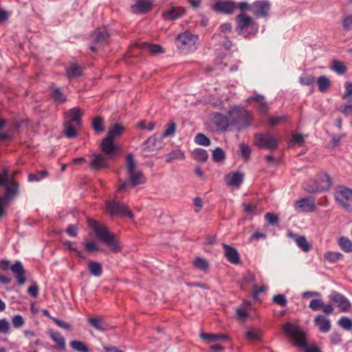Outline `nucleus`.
<instances>
[{
    "mask_svg": "<svg viewBox=\"0 0 352 352\" xmlns=\"http://www.w3.org/2000/svg\"><path fill=\"white\" fill-rule=\"evenodd\" d=\"M12 324L16 329L21 328L25 324L24 318L19 314L14 315L12 318Z\"/></svg>",
    "mask_w": 352,
    "mask_h": 352,
    "instance_id": "4d7b16f0",
    "label": "nucleus"
},
{
    "mask_svg": "<svg viewBox=\"0 0 352 352\" xmlns=\"http://www.w3.org/2000/svg\"><path fill=\"white\" fill-rule=\"evenodd\" d=\"M332 185V181L329 175L320 173L314 179H309L303 184L305 191L310 193L321 192L328 190Z\"/></svg>",
    "mask_w": 352,
    "mask_h": 352,
    "instance_id": "20e7f679",
    "label": "nucleus"
},
{
    "mask_svg": "<svg viewBox=\"0 0 352 352\" xmlns=\"http://www.w3.org/2000/svg\"><path fill=\"white\" fill-rule=\"evenodd\" d=\"M175 131L176 124L172 122L167 126V128L166 129V130L164 131L161 137L163 138L173 136L175 134Z\"/></svg>",
    "mask_w": 352,
    "mask_h": 352,
    "instance_id": "e2e57ef3",
    "label": "nucleus"
},
{
    "mask_svg": "<svg viewBox=\"0 0 352 352\" xmlns=\"http://www.w3.org/2000/svg\"><path fill=\"white\" fill-rule=\"evenodd\" d=\"M48 173L47 170H42L36 174L30 173L28 175V181L30 182H39L42 179L46 177Z\"/></svg>",
    "mask_w": 352,
    "mask_h": 352,
    "instance_id": "3c124183",
    "label": "nucleus"
},
{
    "mask_svg": "<svg viewBox=\"0 0 352 352\" xmlns=\"http://www.w3.org/2000/svg\"><path fill=\"white\" fill-rule=\"evenodd\" d=\"M87 322L91 327L98 331L105 332L109 329V325L102 317H89L87 318Z\"/></svg>",
    "mask_w": 352,
    "mask_h": 352,
    "instance_id": "f3484780",
    "label": "nucleus"
},
{
    "mask_svg": "<svg viewBox=\"0 0 352 352\" xmlns=\"http://www.w3.org/2000/svg\"><path fill=\"white\" fill-rule=\"evenodd\" d=\"M289 118L286 115L282 116H274L269 118V124L271 126H276L278 124H283L287 122Z\"/></svg>",
    "mask_w": 352,
    "mask_h": 352,
    "instance_id": "4c0bfd02",
    "label": "nucleus"
},
{
    "mask_svg": "<svg viewBox=\"0 0 352 352\" xmlns=\"http://www.w3.org/2000/svg\"><path fill=\"white\" fill-rule=\"evenodd\" d=\"M4 186L6 187L5 195L0 197V216H2L4 212V206L6 201L17 196L19 192V183L12 178V176L8 179Z\"/></svg>",
    "mask_w": 352,
    "mask_h": 352,
    "instance_id": "1a4fd4ad",
    "label": "nucleus"
},
{
    "mask_svg": "<svg viewBox=\"0 0 352 352\" xmlns=\"http://www.w3.org/2000/svg\"><path fill=\"white\" fill-rule=\"evenodd\" d=\"M283 331L298 347L304 349V352H321L316 346H307L305 334L297 325L287 322L283 326Z\"/></svg>",
    "mask_w": 352,
    "mask_h": 352,
    "instance_id": "7ed1b4c3",
    "label": "nucleus"
},
{
    "mask_svg": "<svg viewBox=\"0 0 352 352\" xmlns=\"http://www.w3.org/2000/svg\"><path fill=\"white\" fill-rule=\"evenodd\" d=\"M240 148V155L241 157L245 160L248 161L250 157L251 149L250 148L245 144L242 143L239 146Z\"/></svg>",
    "mask_w": 352,
    "mask_h": 352,
    "instance_id": "864d4df0",
    "label": "nucleus"
},
{
    "mask_svg": "<svg viewBox=\"0 0 352 352\" xmlns=\"http://www.w3.org/2000/svg\"><path fill=\"white\" fill-rule=\"evenodd\" d=\"M318 89L321 92L325 91L330 86V80L324 76H321L317 79Z\"/></svg>",
    "mask_w": 352,
    "mask_h": 352,
    "instance_id": "37998d69",
    "label": "nucleus"
},
{
    "mask_svg": "<svg viewBox=\"0 0 352 352\" xmlns=\"http://www.w3.org/2000/svg\"><path fill=\"white\" fill-rule=\"evenodd\" d=\"M225 158V153L220 148H217L213 151L212 159L216 162H221Z\"/></svg>",
    "mask_w": 352,
    "mask_h": 352,
    "instance_id": "680f3d73",
    "label": "nucleus"
},
{
    "mask_svg": "<svg viewBox=\"0 0 352 352\" xmlns=\"http://www.w3.org/2000/svg\"><path fill=\"white\" fill-rule=\"evenodd\" d=\"M212 8L217 12L230 15L236 9V3L232 1H218L212 5Z\"/></svg>",
    "mask_w": 352,
    "mask_h": 352,
    "instance_id": "f8f14e48",
    "label": "nucleus"
},
{
    "mask_svg": "<svg viewBox=\"0 0 352 352\" xmlns=\"http://www.w3.org/2000/svg\"><path fill=\"white\" fill-rule=\"evenodd\" d=\"M1 265L3 270H7L9 267L12 272L15 274L17 283L21 285L24 284L25 281V270L21 261H17L13 265L10 266V262L8 260H2Z\"/></svg>",
    "mask_w": 352,
    "mask_h": 352,
    "instance_id": "9d476101",
    "label": "nucleus"
},
{
    "mask_svg": "<svg viewBox=\"0 0 352 352\" xmlns=\"http://www.w3.org/2000/svg\"><path fill=\"white\" fill-rule=\"evenodd\" d=\"M50 336L52 340L56 344V349L59 350L65 349V340L59 332L50 331Z\"/></svg>",
    "mask_w": 352,
    "mask_h": 352,
    "instance_id": "cd10ccee",
    "label": "nucleus"
},
{
    "mask_svg": "<svg viewBox=\"0 0 352 352\" xmlns=\"http://www.w3.org/2000/svg\"><path fill=\"white\" fill-rule=\"evenodd\" d=\"M185 157L184 153L181 150H175L166 155V162H171L175 160H184Z\"/></svg>",
    "mask_w": 352,
    "mask_h": 352,
    "instance_id": "e433bc0d",
    "label": "nucleus"
},
{
    "mask_svg": "<svg viewBox=\"0 0 352 352\" xmlns=\"http://www.w3.org/2000/svg\"><path fill=\"white\" fill-rule=\"evenodd\" d=\"M200 337L201 339L207 342H216L218 340H224L228 339V336L226 334H211L202 333L200 334Z\"/></svg>",
    "mask_w": 352,
    "mask_h": 352,
    "instance_id": "c756f323",
    "label": "nucleus"
},
{
    "mask_svg": "<svg viewBox=\"0 0 352 352\" xmlns=\"http://www.w3.org/2000/svg\"><path fill=\"white\" fill-rule=\"evenodd\" d=\"M193 157L199 162H205L208 159V153L203 148L195 149L192 152Z\"/></svg>",
    "mask_w": 352,
    "mask_h": 352,
    "instance_id": "a18cd8bd",
    "label": "nucleus"
},
{
    "mask_svg": "<svg viewBox=\"0 0 352 352\" xmlns=\"http://www.w3.org/2000/svg\"><path fill=\"white\" fill-rule=\"evenodd\" d=\"M254 145L260 148L275 150L278 146V139L271 133H258L254 137Z\"/></svg>",
    "mask_w": 352,
    "mask_h": 352,
    "instance_id": "0eeeda50",
    "label": "nucleus"
},
{
    "mask_svg": "<svg viewBox=\"0 0 352 352\" xmlns=\"http://www.w3.org/2000/svg\"><path fill=\"white\" fill-rule=\"evenodd\" d=\"M228 113L231 125L235 126L239 130L248 128L251 124L252 114L242 107H234Z\"/></svg>",
    "mask_w": 352,
    "mask_h": 352,
    "instance_id": "39448f33",
    "label": "nucleus"
},
{
    "mask_svg": "<svg viewBox=\"0 0 352 352\" xmlns=\"http://www.w3.org/2000/svg\"><path fill=\"white\" fill-rule=\"evenodd\" d=\"M162 137L155 134L148 138L142 144V149L144 152H151L161 148Z\"/></svg>",
    "mask_w": 352,
    "mask_h": 352,
    "instance_id": "dca6fc26",
    "label": "nucleus"
},
{
    "mask_svg": "<svg viewBox=\"0 0 352 352\" xmlns=\"http://www.w3.org/2000/svg\"><path fill=\"white\" fill-rule=\"evenodd\" d=\"M87 223L94 231L97 238L103 242L111 252L116 253L121 250L120 243L116 239L115 235L110 232L105 226L99 224L92 219H89Z\"/></svg>",
    "mask_w": 352,
    "mask_h": 352,
    "instance_id": "f257e3e1",
    "label": "nucleus"
},
{
    "mask_svg": "<svg viewBox=\"0 0 352 352\" xmlns=\"http://www.w3.org/2000/svg\"><path fill=\"white\" fill-rule=\"evenodd\" d=\"M114 140L106 137L101 142L100 148L102 151L107 155L109 159L113 158L117 155L118 151L119 150L118 145L113 143Z\"/></svg>",
    "mask_w": 352,
    "mask_h": 352,
    "instance_id": "ddd939ff",
    "label": "nucleus"
},
{
    "mask_svg": "<svg viewBox=\"0 0 352 352\" xmlns=\"http://www.w3.org/2000/svg\"><path fill=\"white\" fill-rule=\"evenodd\" d=\"M299 80H300V82L302 85H311L315 82L314 77L310 74H302L300 77Z\"/></svg>",
    "mask_w": 352,
    "mask_h": 352,
    "instance_id": "052dcab7",
    "label": "nucleus"
},
{
    "mask_svg": "<svg viewBox=\"0 0 352 352\" xmlns=\"http://www.w3.org/2000/svg\"><path fill=\"white\" fill-rule=\"evenodd\" d=\"M345 91L342 95V99H347L352 96V82L347 81L344 83Z\"/></svg>",
    "mask_w": 352,
    "mask_h": 352,
    "instance_id": "338daca9",
    "label": "nucleus"
},
{
    "mask_svg": "<svg viewBox=\"0 0 352 352\" xmlns=\"http://www.w3.org/2000/svg\"><path fill=\"white\" fill-rule=\"evenodd\" d=\"M92 169L99 170L107 167L106 157L101 154H94L90 161Z\"/></svg>",
    "mask_w": 352,
    "mask_h": 352,
    "instance_id": "b1692460",
    "label": "nucleus"
},
{
    "mask_svg": "<svg viewBox=\"0 0 352 352\" xmlns=\"http://www.w3.org/2000/svg\"><path fill=\"white\" fill-rule=\"evenodd\" d=\"M65 134L66 137L69 138H73L76 137L77 132L76 130V127L78 126L79 125H76V124H74L71 122L66 121L65 122Z\"/></svg>",
    "mask_w": 352,
    "mask_h": 352,
    "instance_id": "72a5a7b5",
    "label": "nucleus"
},
{
    "mask_svg": "<svg viewBox=\"0 0 352 352\" xmlns=\"http://www.w3.org/2000/svg\"><path fill=\"white\" fill-rule=\"evenodd\" d=\"M116 199H118V196H116V199L108 200L106 202L107 212L111 216L122 215L128 217L129 219H132L134 217L133 212L126 205L120 204L118 201H116Z\"/></svg>",
    "mask_w": 352,
    "mask_h": 352,
    "instance_id": "6e6552de",
    "label": "nucleus"
},
{
    "mask_svg": "<svg viewBox=\"0 0 352 352\" xmlns=\"http://www.w3.org/2000/svg\"><path fill=\"white\" fill-rule=\"evenodd\" d=\"M70 346L78 352H90L89 348L82 341L73 340L70 342Z\"/></svg>",
    "mask_w": 352,
    "mask_h": 352,
    "instance_id": "f704fd0d",
    "label": "nucleus"
},
{
    "mask_svg": "<svg viewBox=\"0 0 352 352\" xmlns=\"http://www.w3.org/2000/svg\"><path fill=\"white\" fill-rule=\"evenodd\" d=\"M227 184L230 186L239 187L243 180V175L239 172L230 173L225 177Z\"/></svg>",
    "mask_w": 352,
    "mask_h": 352,
    "instance_id": "393cba45",
    "label": "nucleus"
},
{
    "mask_svg": "<svg viewBox=\"0 0 352 352\" xmlns=\"http://www.w3.org/2000/svg\"><path fill=\"white\" fill-rule=\"evenodd\" d=\"M136 163L132 154H128L126 157V168L128 173L135 171Z\"/></svg>",
    "mask_w": 352,
    "mask_h": 352,
    "instance_id": "49530a36",
    "label": "nucleus"
},
{
    "mask_svg": "<svg viewBox=\"0 0 352 352\" xmlns=\"http://www.w3.org/2000/svg\"><path fill=\"white\" fill-rule=\"evenodd\" d=\"M145 50L148 51L152 54L157 55L164 53V50L162 45H142Z\"/></svg>",
    "mask_w": 352,
    "mask_h": 352,
    "instance_id": "6e6d98bb",
    "label": "nucleus"
},
{
    "mask_svg": "<svg viewBox=\"0 0 352 352\" xmlns=\"http://www.w3.org/2000/svg\"><path fill=\"white\" fill-rule=\"evenodd\" d=\"M129 174V182L133 187L144 182V175L140 171H133Z\"/></svg>",
    "mask_w": 352,
    "mask_h": 352,
    "instance_id": "c85d7f7f",
    "label": "nucleus"
},
{
    "mask_svg": "<svg viewBox=\"0 0 352 352\" xmlns=\"http://www.w3.org/2000/svg\"><path fill=\"white\" fill-rule=\"evenodd\" d=\"M256 280L255 275L252 273L248 272L242 278L241 280V286L243 289H246L248 285L251 283H254Z\"/></svg>",
    "mask_w": 352,
    "mask_h": 352,
    "instance_id": "58836bf2",
    "label": "nucleus"
},
{
    "mask_svg": "<svg viewBox=\"0 0 352 352\" xmlns=\"http://www.w3.org/2000/svg\"><path fill=\"white\" fill-rule=\"evenodd\" d=\"M152 6V0H137L132 9L135 13H146L151 10Z\"/></svg>",
    "mask_w": 352,
    "mask_h": 352,
    "instance_id": "4be33fe9",
    "label": "nucleus"
},
{
    "mask_svg": "<svg viewBox=\"0 0 352 352\" xmlns=\"http://www.w3.org/2000/svg\"><path fill=\"white\" fill-rule=\"evenodd\" d=\"M82 115L83 112L80 108L74 107L67 112V116L69 118L67 121L76 124V125H80Z\"/></svg>",
    "mask_w": 352,
    "mask_h": 352,
    "instance_id": "bb28decb",
    "label": "nucleus"
},
{
    "mask_svg": "<svg viewBox=\"0 0 352 352\" xmlns=\"http://www.w3.org/2000/svg\"><path fill=\"white\" fill-rule=\"evenodd\" d=\"M194 265L199 270H205L208 267V264L205 259L198 257L195 260Z\"/></svg>",
    "mask_w": 352,
    "mask_h": 352,
    "instance_id": "0e129e2a",
    "label": "nucleus"
},
{
    "mask_svg": "<svg viewBox=\"0 0 352 352\" xmlns=\"http://www.w3.org/2000/svg\"><path fill=\"white\" fill-rule=\"evenodd\" d=\"M265 220L270 225H276L278 223V217L276 214L268 212L265 214Z\"/></svg>",
    "mask_w": 352,
    "mask_h": 352,
    "instance_id": "774afa93",
    "label": "nucleus"
},
{
    "mask_svg": "<svg viewBox=\"0 0 352 352\" xmlns=\"http://www.w3.org/2000/svg\"><path fill=\"white\" fill-rule=\"evenodd\" d=\"M52 97L54 101L58 104L63 103L67 101V98L60 91V89L56 88L53 90Z\"/></svg>",
    "mask_w": 352,
    "mask_h": 352,
    "instance_id": "8fccbe9b",
    "label": "nucleus"
},
{
    "mask_svg": "<svg viewBox=\"0 0 352 352\" xmlns=\"http://www.w3.org/2000/svg\"><path fill=\"white\" fill-rule=\"evenodd\" d=\"M331 68L335 72L340 75L344 74L346 71V67L344 64L338 60L333 61Z\"/></svg>",
    "mask_w": 352,
    "mask_h": 352,
    "instance_id": "de8ad7c7",
    "label": "nucleus"
},
{
    "mask_svg": "<svg viewBox=\"0 0 352 352\" xmlns=\"http://www.w3.org/2000/svg\"><path fill=\"white\" fill-rule=\"evenodd\" d=\"M248 102H250L251 100H256L259 103L260 105V111L263 113H266L267 112V104L265 101V98L261 95H256L255 96L249 97L247 100Z\"/></svg>",
    "mask_w": 352,
    "mask_h": 352,
    "instance_id": "c9c22d12",
    "label": "nucleus"
},
{
    "mask_svg": "<svg viewBox=\"0 0 352 352\" xmlns=\"http://www.w3.org/2000/svg\"><path fill=\"white\" fill-rule=\"evenodd\" d=\"M185 12L182 7H171L162 14L165 21H175L181 18Z\"/></svg>",
    "mask_w": 352,
    "mask_h": 352,
    "instance_id": "a211bd4d",
    "label": "nucleus"
},
{
    "mask_svg": "<svg viewBox=\"0 0 352 352\" xmlns=\"http://www.w3.org/2000/svg\"><path fill=\"white\" fill-rule=\"evenodd\" d=\"M336 204L343 210L352 212V189L344 186H338L334 190Z\"/></svg>",
    "mask_w": 352,
    "mask_h": 352,
    "instance_id": "423d86ee",
    "label": "nucleus"
},
{
    "mask_svg": "<svg viewBox=\"0 0 352 352\" xmlns=\"http://www.w3.org/2000/svg\"><path fill=\"white\" fill-rule=\"evenodd\" d=\"M340 327L346 331L352 330V320L347 317H342L338 322Z\"/></svg>",
    "mask_w": 352,
    "mask_h": 352,
    "instance_id": "5fc2aeb1",
    "label": "nucleus"
},
{
    "mask_svg": "<svg viewBox=\"0 0 352 352\" xmlns=\"http://www.w3.org/2000/svg\"><path fill=\"white\" fill-rule=\"evenodd\" d=\"M104 119L101 116H96L92 121V126L96 133H101L104 131L103 126Z\"/></svg>",
    "mask_w": 352,
    "mask_h": 352,
    "instance_id": "ea45409f",
    "label": "nucleus"
},
{
    "mask_svg": "<svg viewBox=\"0 0 352 352\" xmlns=\"http://www.w3.org/2000/svg\"><path fill=\"white\" fill-rule=\"evenodd\" d=\"M87 267L89 272L94 276L98 277L102 273V265L98 262L91 261L89 262Z\"/></svg>",
    "mask_w": 352,
    "mask_h": 352,
    "instance_id": "2f4dec72",
    "label": "nucleus"
},
{
    "mask_svg": "<svg viewBox=\"0 0 352 352\" xmlns=\"http://www.w3.org/2000/svg\"><path fill=\"white\" fill-rule=\"evenodd\" d=\"M315 324L318 326L319 330L322 333H327L330 331L331 321L322 315H318L314 319Z\"/></svg>",
    "mask_w": 352,
    "mask_h": 352,
    "instance_id": "5701e85b",
    "label": "nucleus"
},
{
    "mask_svg": "<svg viewBox=\"0 0 352 352\" xmlns=\"http://www.w3.org/2000/svg\"><path fill=\"white\" fill-rule=\"evenodd\" d=\"M294 208L298 212H312L316 208L315 201L309 198H302L294 203Z\"/></svg>",
    "mask_w": 352,
    "mask_h": 352,
    "instance_id": "2eb2a0df",
    "label": "nucleus"
},
{
    "mask_svg": "<svg viewBox=\"0 0 352 352\" xmlns=\"http://www.w3.org/2000/svg\"><path fill=\"white\" fill-rule=\"evenodd\" d=\"M67 74L69 78H77L81 74L80 67L76 64H72L67 69Z\"/></svg>",
    "mask_w": 352,
    "mask_h": 352,
    "instance_id": "a19ab883",
    "label": "nucleus"
},
{
    "mask_svg": "<svg viewBox=\"0 0 352 352\" xmlns=\"http://www.w3.org/2000/svg\"><path fill=\"white\" fill-rule=\"evenodd\" d=\"M342 25L344 30L350 31L352 30V14L345 16L342 21Z\"/></svg>",
    "mask_w": 352,
    "mask_h": 352,
    "instance_id": "bf43d9fd",
    "label": "nucleus"
},
{
    "mask_svg": "<svg viewBox=\"0 0 352 352\" xmlns=\"http://www.w3.org/2000/svg\"><path fill=\"white\" fill-rule=\"evenodd\" d=\"M222 245L225 250L224 255L227 260L232 264L239 263L240 262V257L236 249L225 243H223Z\"/></svg>",
    "mask_w": 352,
    "mask_h": 352,
    "instance_id": "412c9836",
    "label": "nucleus"
},
{
    "mask_svg": "<svg viewBox=\"0 0 352 352\" xmlns=\"http://www.w3.org/2000/svg\"><path fill=\"white\" fill-rule=\"evenodd\" d=\"M63 246L65 249L69 250L70 251H73L76 253V256L79 258H84L82 252L79 251L74 245L73 243L69 241H66L63 243Z\"/></svg>",
    "mask_w": 352,
    "mask_h": 352,
    "instance_id": "13d9d810",
    "label": "nucleus"
},
{
    "mask_svg": "<svg viewBox=\"0 0 352 352\" xmlns=\"http://www.w3.org/2000/svg\"><path fill=\"white\" fill-rule=\"evenodd\" d=\"M250 12L256 18H267L269 15L270 3L265 1H257L251 4Z\"/></svg>",
    "mask_w": 352,
    "mask_h": 352,
    "instance_id": "9b49d317",
    "label": "nucleus"
},
{
    "mask_svg": "<svg viewBox=\"0 0 352 352\" xmlns=\"http://www.w3.org/2000/svg\"><path fill=\"white\" fill-rule=\"evenodd\" d=\"M340 248L345 252H352V241L345 236H341L338 241Z\"/></svg>",
    "mask_w": 352,
    "mask_h": 352,
    "instance_id": "473e14b6",
    "label": "nucleus"
},
{
    "mask_svg": "<svg viewBox=\"0 0 352 352\" xmlns=\"http://www.w3.org/2000/svg\"><path fill=\"white\" fill-rule=\"evenodd\" d=\"M212 120L213 122L216 124L217 129L221 131L226 130L228 126L231 125L228 113V116H223L221 113H214L212 118Z\"/></svg>",
    "mask_w": 352,
    "mask_h": 352,
    "instance_id": "aec40b11",
    "label": "nucleus"
},
{
    "mask_svg": "<svg viewBox=\"0 0 352 352\" xmlns=\"http://www.w3.org/2000/svg\"><path fill=\"white\" fill-rule=\"evenodd\" d=\"M195 142L199 145L208 146L210 144V139L203 133H198L195 137Z\"/></svg>",
    "mask_w": 352,
    "mask_h": 352,
    "instance_id": "09e8293b",
    "label": "nucleus"
},
{
    "mask_svg": "<svg viewBox=\"0 0 352 352\" xmlns=\"http://www.w3.org/2000/svg\"><path fill=\"white\" fill-rule=\"evenodd\" d=\"M261 332L260 330L256 329H249L245 332V337L248 340L251 341L258 340L261 337Z\"/></svg>",
    "mask_w": 352,
    "mask_h": 352,
    "instance_id": "79ce46f5",
    "label": "nucleus"
},
{
    "mask_svg": "<svg viewBox=\"0 0 352 352\" xmlns=\"http://www.w3.org/2000/svg\"><path fill=\"white\" fill-rule=\"evenodd\" d=\"M296 245L304 252H308L311 249V245L308 243L306 238L300 236L296 239Z\"/></svg>",
    "mask_w": 352,
    "mask_h": 352,
    "instance_id": "c03bdc74",
    "label": "nucleus"
},
{
    "mask_svg": "<svg viewBox=\"0 0 352 352\" xmlns=\"http://www.w3.org/2000/svg\"><path fill=\"white\" fill-rule=\"evenodd\" d=\"M176 39L178 42H181L182 44H195L198 41V36L189 31H186L179 34Z\"/></svg>",
    "mask_w": 352,
    "mask_h": 352,
    "instance_id": "a878e982",
    "label": "nucleus"
},
{
    "mask_svg": "<svg viewBox=\"0 0 352 352\" xmlns=\"http://www.w3.org/2000/svg\"><path fill=\"white\" fill-rule=\"evenodd\" d=\"M324 257L330 262H336L340 260L343 255L340 252H327L324 254Z\"/></svg>",
    "mask_w": 352,
    "mask_h": 352,
    "instance_id": "603ef678",
    "label": "nucleus"
},
{
    "mask_svg": "<svg viewBox=\"0 0 352 352\" xmlns=\"http://www.w3.org/2000/svg\"><path fill=\"white\" fill-rule=\"evenodd\" d=\"M110 34L107 28H99L96 29L91 35V38L94 43L109 42Z\"/></svg>",
    "mask_w": 352,
    "mask_h": 352,
    "instance_id": "6ab92c4d",
    "label": "nucleus"
},
{
    "mask_svg": "<svg viewBox=\"0 0 352 352\" xmlns=\"http://www.w3.org/2000/svg\"><path fill=\"white\" fill-rule=\"evenodd\" d=\"M322 307H323V302L320 299H313L309 305V307L314 311L319 310Z\"/></svg>",
    "mask_w": 352,
    "mask_h": 352,
    "instance_id": "69168bd1",
    "label": "nucleus"
},
{
    "mask_svg": "<svg viewBox=\"0 0 352 352\" xmlns=\"http://www.w3.org/2000/svg\"><path fill=\"white\" fill-rule=\"evenodd\" d=\"M236 32L243 38L255 36L259 30L258 24L245 13H240L236 16Z\"/></svg>",
    "mask_w": 352,
    "mask_h": 352,
    "instance_id": "f03ea898",
    "label": "nucleus"
},
{
    "mask_svg": "<svg viewBox=\"0 0 352 352\" xmlns=\"http://www.w3.org/2000/svg\"><path fill=\"white\" fill-rule=\"evenodd\" d=\"M123 131L124 127L120 124H116L109 129L106 137L114 140L118 138Z\"/></svg>",
    "mask_w": 352,
    "mask_h": 352,
    "instance_id": "7c9ffc66",
    "label": "nucleus"
},
{
    "mask_svg": "<svg viewBox=\"0 0 352 352\" xmlns=\"http://www.w3.org/2000/svg\"><path fill=\"white\" fill-rule=\"evenodd\" d=\"M331 301L334 302L342 312H348L350 311L351 304L349 300L341 294L333 292L329 296Z\"/></svg>",
    "mask_w": 352,
    "mask_h": 352,
    "instance_id": "4468645a",
    "label": "nucleus"
}]
</instances>
